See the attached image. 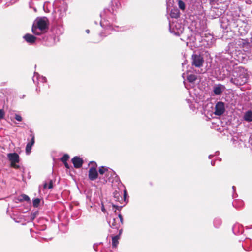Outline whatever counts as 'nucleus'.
<instances>
[{"label": "nucleus", "mask_w": 252, "mask_h": 252, "mask_svg": "<svg viewBox=\"0 0 252 252\" xmlns=\"http://www.w3.org/2000/svg\"><path fill=\"white\" fill-rule=\"evenodd\" d=\"M226 71L225 75L230 79V82L236 86L243 85L247 82L248 75L247 70L244 67L237 65L233 66L232 68L229 66L226 68Z\"/></svg>", "instance_id": "nucleus-1"}, {"label": "nucleus", "mask_w": 252, "mask_h": 252, "mask_svg": "<svg viewBox=\"0 0 252 252\" xmlns=\"http://www.w3.org/2000/svg\"><path fill=\"white\" fill-rule=\"evenodd\" d=\"M48 25V22L47 18H37L33 24L32 32L35 35H41L46 32Z\"/></svg>", "instance_id": "nucleus-2"}, {"label": "nucleus", "mask_w": 252, "mask_h": 252, "mask_svg": "<svg viewBox=\"0 0 252 252\" xmlns=\"http://www.w3.org/2000/svg\"><path fill=\"white\" fill-rule=\"evenodd\" d=\"M108 223L111 228L118 229L121 225L123 224L122 216L121 214H119L118 217L113 218L112 220L109 221Z\"/></svg>", "instance_id": "nucleus-3"}, {"label": "nucleus", "mask_w": 252, "mask_h": 252, "mask_svg": "<svg viewBox=\"0 0 252 252\" xmlns=\"http://www.w3.org/2000/svg\"><path fill=\"white\" fill-rule=\"evenodd\" d=\"M170 31L171 33L176 35H179L183 31V28L182 26L177 23L173 22L169 23Z\"/></svg>", "instance_id": "nucleus-4"}, {"label": "nucleus", "mask_w": 252, "mask_h": 252, "mask_svg": "<svg viewBox=\"0 0 252 252\" xmlns=\"http://www.w3.org/2000/svg\"><path fill=\"white\" fill-rule=\"evenodd\" d=\"M192 64L197 67L202 66L204 63L203 57L200 55L193 54L192 55Z\"/></svg>", "instance_id": "nucleus-5"}, {"label": "nucleus", "mask_w": 252, "mask_h": 252, "mask_svg": "<svg viewBox=\"0 0 252 252\" xmlns=\"http://www.w3.org/2000/svg\"><path fill=\"white\" fill-rule=\"evenodd\" d=\"M214 114L216 115L220 116L225 111L224 104L222 102H218L215 105Z\"/></svg>", "instance_id": "nucleus-6"}, {"label": "nucleus", "mask_w": 252, "mask_h": 252, "mask_svg": "<svg viewBox=\"0 0 252 252\" xmlns=\"http://www.w3.org/2000/svg\"><path fill=\"white\" fill-rule=\"evenodd\" d=\"M236 45L239 48L248 50L250 47V43L248 39H238L236 41Z\"/></svg>", "instance_id": "nucleus-7"}, {"label": "nucleus", "mask_w": 252, "mask_h": 252, "mask_svg": "<svg viewBox=\"0 0 252 252\" xmlns=\"http://www.w3.org/2000/svg\"><path fill=\"white\" fill-rule=\"evenodd\" d=\"M222 13L223 12L221 9H220L218 8L214 7L211 10L209 13V16L212 19H216L221 16Z\"/></svg>", "instance_id": "nucleus-8"}, {"label": "nucleus", "mask_w": 252, "mask_h": 252, "mask_svg": "<svg viewBox=\"0 0 252 252\" xmlns=\"http://www.w3.org/2000/svg\"><path fill=\"white\" fill-rule=\"evenodd\" d=\"M32 80L34 83L38 85L40 82H46L47 79L46 77L40 76L38 73L35 72L32 78Z\"/></svg>", "instance_id": "nucleus-9"}, {"label": "nucleus", "mask_w": 252, "mask_h": 252, "mask_svg": "<svg viewBox=\"0 0 252 252\" xmlns=\"http://www.w3.org/2000/svg\"><path fill=\"white\" fill-rule=\"evenodd\" d=\"M225 89V87L224 85L221 84H219L215 85L213 87V92L216 95H219L221 94Z\"/></svg>", "instance_id": "nucleus-10"}, {"label": "nucleus", "mask_w": 252, "mask_h": 252, "mask_svg": "<svg viewBox=\"0 0 252 252\" xmlns=\"http://www.w3.org/2000/svg\"><path fill=\"white\" fill-rule=\"evenodd\" d=\"M98 177V173L94 167H91L89 170V178L91 181L95 180Z\"/></svg>", "instance_id": "nucleus-11"}, {"label": "nucleus", "mask_w": 252, "mask_h": 252, "mask_svg": "<svg viewBox=\"0 0 252 252\" xmlns=\"http://www.w3.org/2000/svg\"><path fill=\"white\" fill-rule=\"evenodd\" d=\"M72 162L74 165V167L76 168H80L83 163L82 159L77 156L74 157L72 159Z\"/></svg>", "instance_id": "nucleus-12"}, {"label": "nucleus", "mask_w": 252, "mask_h": 252, "mask_svg": "<svg viewBox=\"0 0 252 252\" xmlns=\"http://www.w3.org/2000/svg\"><path fill=\"white\" fill-rule=\"evenodd\" d=\"M7 158L11 163L19 162V156L16 153L8 154Z\"/></svg>", "instance_id": "nucleus-13"}, {"label": "nucleus", "mask_w": 252, "mask_h": 252, "mask_svg": "<svg viewBox=\"0 0 252 252\" xmlns=\"http://www.w3.org/2000/svg\"><path fill=\"white\" fill-rule=\"evenodd\" d=\"M202 41L207 42V44L206 45L204 44V45L208 47L211 46L214 43V37L211 34H209L208 36H206L203 39Z\"/></svg>", "instance_id": "nucleus-14"}, {"label": "nucleus", "mask_w": 252, "mask_h": 252, "mask_svg": "<svg viewBox=\"0 0 252 252\" xmlns=\"http://www.w3.org/2000/svg\"><path fill=\"white\" fill-rule=\"evenodd\" d=\"M23 38L27 43L30 44L34 43L36 39L35 36L29 33L26 34Z\"/></svg>", "instance_id": "nucleus-15"}, {"label": "nucleus", "mask_w": 252, "mask_h": 252, "mask_svg": "<svg viewBox=\"0 0 252 252\" xmlns=\"http://www.w3.org/2000/svg\"><path fill=\"white\" fill-rule=\"evenodd\" d=\"M24 201L28 202L30 201V199L28 196L25 194H21L14 199V201L16 203L21 202Z\"/></svg>", "instance_id": "nucleus-16"}, {"label": "nucleus", "mask_w": 252, "mask_h": 252, "mask_svg": "<svg viewBox=\"0 0 252 252\" xmlns=\"http://www.w3.org/2000/svg\"><path fill=\"white\" fill-rule=\"evenodd\" d=\"M243 119L247 122H252V111L249 110L246 112L244 114Z\"/></svg>", "instance_id": "nucleus-17"}, {"label": "nucleus", "mask_w": 252, "mask_h": 252, "mask_svg": "<svg viewBox=\"0 0 252 252\" xmlns=\"http://www.w3.org/2000/svg\"><path fill=\"white\" fill-rule=\"evenodd\" d=\"M197 79V77L194 74H189L187 76V80L192 84H194Z\"/></svg>", "instance_id": "nucleus-18"}, {"label": "nucleus", "mask_w": 252, "mask_h": 252, "mask_svg": "<svg viewBox=\"0 0 252 252\" xmlns=\"http://www.w3.org/2000/svg\"><path fill=\"white\" fill-rule=\"evenodd\" d=\"M119 235H116L112 238V245L113 248H116L119 244Z\"/></svg>", "instance_id": "nucleus-19"}, {"label": "nucleus", "mask_w": 252, "mask_h": 252, "mask_svg": "<svg viewBox=\"0 0 252 252\" xmlns=\"http://www.w3.org/2000/svg\"><path fill=\"white\" fill-rule=\"evenodd\" d=\"M170 15L172 18H177L180 16V13L178 9H172L170 13Z\"/></svg>", "instance_id": "nucleus-20"}, {"label": "nucleus", "mask_w": 252, "mask_h": 252, "mask_svg": "<svg viewBox=\"0 0 252 252\" xmlns=\"http://www.w3.org/2000/svg\"><path fill=\"white\" fill-rule=\"evenodd\" d=\"M100 25L101 27H103L104 28L106 29V30H109L111 29V25L110 24V23H104V22L101 21L100 22Z\"/></svg>", "instance_id": "nucleus-21"}, {"label": "nucleus", "mask_w": 252, "mask_h": 252, "mask_svg": "<svg viewBox=\"0 0 252 252\" xmlns=\"http://www.w3.org/2000/svg\"><path fill=\"white\" fill-rule=\"evenodd\" d=\"M221 224V220L219 218H216L214 220V225L215 227H219Z\"/></svg>", "instance_id": "nucleus-22"}, {"label": "nucleus", "mask_w": 252, "mask_h": 252, "mask_svg": "<svg viewBox=\"0 0 252 252\" xmlns=\"http://www.w3.org/2000/svg\"><path fill=\"white\" fill-rule=\"evenodd\" d=\"M33 206L34 207H38L40 203V199L39 198L34 199L32 201Z\"/></svg>", "instance_id": "nucleus-23"}, {"label": "nucleus", "mask_w": 252, "mask_h": 252, "mask_svg": "<svg viewBox=\"0 0 252 252\" xmlns=\"http://www.w3.org/2000/svg\"><path fill=\"white\" fill-rule=\"evenodd\" d=\"M32 146V145L30 144L29 143L27 144L26 147V153L27 155L30 154V153H31Z\"/></svg>", "instance_id": "nucleus-24"}, {"label": "nucleus", "mask_w": 252, "mask_h": 252, "mask_svg": "<svg viewBox=\"0 0 252 252\" xmlns=\"http://www.w3.org/2000/svg\"><path fill=\"white\" fill-rule=\"evenodd\" d=\"M178 6L182 10H184L185 9V3L182 0L178 1Z\"/></svg>", "instance_id": "nucleus-25"}, {"label": "nucleus", "mask_w": 252, "mask_h": 252, "mask_svg": "<svg viewBox=\"0 0 252 252\" xmlns=\"http://www.w3.org/2000/svg\"><path fill=\"white\" fill-rule=\"evenodd\" d=\"M69 157L67 154H64L61 158V160L62 162H66L69 159Z\"/></svg>", "instance_id": "nucleus-26"}, {"label": "nucleus", "mask_w": 252, "mask_h": 252, "mask_svg": "<svg viewBox=\"0 0 252 252\" xmlns=\"http://www.w3.org/2000/svg\"><path fill=\"white\" fill-rule=\"evenodd\" d=\"M108 169L107 168L102 166L99 169V173L102 175Z\"/></svg>", "instance_id": "nucleus-27"}, {"label": "nucleus", "mask_w": 252, "mask_h": 252, "mask_svg": "<svg viewBox=\"0 0 252 252\" xmlns=\"http://www.w3.org/2000/svg\"><path fill=\"white\" fill-rule=\"evenodd\" d=\"M30 136L31 137V140L30 142H28L30 144H31L32 145H33L35 142V138H34V135L33 134H31L30 135Z\"/></svg>", "instance_id": "nucleus-28"}, {"label": "nucleus", "mask_w": 252, "mask_h": 252, "mask_svg": "<svg viewBox=\"0 0 252 252\" xmlns=\"http://www.w3.org/2000/svg\"><path fill=\"white\" fill-rule=\"evenodd\" d=\"M15 119L17 121H18L19 122H21L22 120V117L20 115H18V114H16L15 115Z\"/></svg>", "instance_id": "nucleus-29"}, {"label": "nucleus", "mask_w": 252, "mask_h": 252, "mask_svg": "<svg viewBox=\"0 0 252 252\" xmlns=\"http://www.w3.org/2000/svg\"><path fill=\"white\" fill-rule=\"evenodd\" d=\"M4 111L2 109H0V120L4 118Z\"/></svg>", "instance_id": "nucleus-30"}, {"label": "nucleus", "mask_w": 252, "mask_h": 252, "mask_svg": "<svg viewBox=\"0 0 252 252\" xmlns=\"http://www.w3.org/2000/svg\"><path fill=\"white\" fill-rule=\"evenodd\" d=\"M236 202H237L236 201H235V202H234L233 203V206H235V207H240L241 206L243 205V201H238V202H239V203L240 204V206H238L236 204Z\"/></svg>", "instance_id": "nucleus-31"}, {"label": "nucleus", "mask_w": 252, "mask_h": 252, "mask_svg": "<svg viewBox=\"0 0 252 252\" xmlns=\"http://www.w3.org/2000/svg\"><path fill=\"white\" fill-rule=\"evenodd\" d=\"M65 12H66V5H64V10H63V12H61L60 13V15H59L60 17L63 16V15L65 14Z\"/></svg>", "instance_id": "nucleus-32"}, {"label": "nucleus", "mask_w": 252, "mask_h": 252, "mask_svg": "<svg viewBox=\"0 0 252 252\" xmlns=\"http://www.w3.org/2000/svg\"><path fill=\"white\" fill-rule=\"evenodd\" d=\"M17 163V162H14V163H11V166L14 168L18 169L19 168V166L16 164Z\"/></svg>", "instance_id": "nucleus-33"}, {"label": "nucleus", "mask_w": 252, "mask_h": 252, "mask_svg": "<svg viewBox=\"0 0 252 252\" xmlns=\"http://www.w3.org/2000/svg\"><path fill=\"white\" fill-rule=\"evenodd\" d=\"M218 0H209L210 3L211 4H214Z\"/></svg>", "instance_id": "nucleus-34"}, {"label": "nucleus", "mask_w": 252, "mask_h": 252, "mask_svg": "<svg viewBox=\"0 0 252 252\" xmlns=\"http://www.w3.org/2000/svg\"><path fill=\"white\" fill-rule=\"evenodd\" d=\"M52 188H53L52 182V181H50V183H49V186H48V188L50 189H52Z\"/></svg>", "instance_id": "nucleus-35"}, {"label": "nucleus", "mask_w": 252, "mask_h": 252, "mask_svg": "<svg viewBox=\"0 0 252 252\" xmlns=\"http://www.w3.org/2000/svg\"><path fill=\"white\" fill-rule=\"evenodd\" d=\"M126 196H127L126 190H125L124 191V198L125 199L126 198Z\"/></svg>", "instance_id": "nucleus-36"}, {"label": "nucleus", "mask_w": 252, "mask_h": 252, "mask_svg": "<svg viewBox=\"0 0 252 252\" xmlns=\"http://www.w3.org/2000/svg\"><path fill=\"white\" fill-rule=\"evenodd\" d=\"M63 163H64V165H65V167H66V168H68V169H69V165H68V164L67 163V162H63Z\"/></svg>", "instance_id": "nucleus-37"}, {"label": "nucleus", "mask_w": 252, "mask_h": 252, "mask_svg": "<svg viewBox=\"0 0 252 252\" xmlns=\"http://www.w3.org/2000/svg\"><path fill=\"white\" fill-rule=\"evenodd\" d=\"M114 194L115 197H116L117 196H118L119 195V193H117L116 191L114 193Z\"/></svg>", "instance_id": "nucleus-38"}, {"label": "nucleus", "mask_w": 252, "mask_h": 252, "mask_svg": "<svg viewBox=\"0 0 252 252\" xmlns=\"http://www.w3.org/2000/svg\"><path fill=\"white\" fill-rule=\"evenodd\" d=\"M101 210L102 211H103V212H105V209L104 208V205L102 204V207H101Z\"/></svg>", "instance_id": "nucleus-39"}, {"label": "nucleus", "mask_w": 252, "mask_h": 252, "mask_svg": "<svg viewBox=\"0 0 252 252\" xmlns=\"http://www.w3.org/2000/svg\"><path fill=\"white\" fill-rule=\"evenodd\" d=\"M215 161H212L211 162V164L212 166H214L215 165Z\"/></svg>", "instance_id": "nucleus-40"}, {"label": "nucleus", "mask_w": 252, "mask_h": 252, "mask_svg": "<svg viewBox=\"0 0 252 252\" xmlns=\"http://www.w3.org/2000/svg\"><path fill=\"white\" fill-rule=\"evenodd\" d=\"M122 229H120L119 230V234L118 235H119V236H120V235L122 233Z\"/></svg>", "instance_id": "nucleus-41"}, {"label": "nucleus", "mask_w": 252, "mask_h": 252, "mask_svg": "<svg viewBox=\"0 0 252 252\" xmlns=\"http://www.w3.org/2000/svg\"><path fill=\"white\" fill-rule=\"evenodd\" d=\"M213 156H214V155H210L209 156V158L210 159V158H211Z\"/></svg>", "instance_id": "nucleus-42"}, {"label": "nucleus", "mask_w": 252, "mask_h": 252, "mask_svg": "<svg viewBox=\"0 0 252 252\" xmlns=\"http://www.w3.org/2000/svg\"><path fill=\"white\" fill-rule=\"evenodd\" d=\"M47 187V183H45L44 185V188H46Z\"/></svg>", "instance_id": "nucleus-43"}, {"label": "nucleus", "mask_w": 252, "mask_h": 252, "mask_svg": "<svg viewBox=\"0 0 252 252\" xmlns=\"http://www.w3.org/2000/svg\"><path fill=\"white\" fill-rule=\"evenodd\" d=\"M86 32L87 33H89L90 32V31L89 30L87 29L86 30Z\"/></svg>", "instance_id": "nucleus-44"}, {"label": "nucleus", "mask_w": 252, "mask_h": 252, "mask_svg": "<svg viewBox=\"0 0 252 252\" xmlns=\"http://www.w3.org/2000/svg\"><path fill=\"white\" fill-rule=\"evenodd\" d=\"M184 83V84H185V88H186L187 89H189V88L186 86L185 82Z\"/></svg>", "instance_id": "nucleus-45"}, {"label": "nucleus", "mask_w": 252, "mask_h": 252, "mask_svg": "<svg viewBox=\"0 0 252 252\" xmlns=\"http://www.w3.org/2000/svg\"><path fill=\"white\" fill-rule=\"evenodd\" d=\"M232 188H233V191H234L235 189V187L234 186H233Z\"/></svg>", "instance_id": "nucleus-46"}, {"label": "nucleus", "mask_w": 252, "mask_h": 252, "mask_svg": "<svg viewBox=\"0 0 252 252\" xmlns=\"http://www.w3.org/2000/svg\"><path fill=\"white\" fill-rule=\"evenodd\" d=\"M113 207H116V208H117V209L119 208V207H118V206H115V205H113Z\"/></svg>", "instance_id": "nucleus-47"}, {"label": "nucleus", "mask_w": 252, "mask_h": 252, "mask_svg": "<svg viewBox=\"0 0 252 252\" xmlns=\"http://www.w3.org/2000/svg\"><path fill=\"white\" fill-rule=\"evenodd\" d=\"M218 153H219V152H218V151H217V152H216V154H215V155H217V154H218Z\"/></svg>", "instance_id": "nucleus-48"}, {"label": "nucleus", "mask_w": 252, "mask_h": 252, "mask_svg": "<svg viewBox=\"0 0 252 252\" xmlns=\"http://www.w3.org/2000/svg\"><path fill=\"white\" fill-rule=\"evenodd\" d=\"M187 101H188V103H189L190 100H187Z\"/></svg>", "instance_id": "nucleus-49"}, {"label": "nucleus", "mask_w": 252, "mask_h": 252, "mask_svg": "<svg viewBox=\"0 0 252 252\" xmlns=\"http://www.w3.org/2000/svg\"><path fill=\"white\" fill-rule=\"evenodd\" d=\"M100 36H102V33H100Z\"/></svg>", "instance_id": "nucleus-50"}]
</instances>
